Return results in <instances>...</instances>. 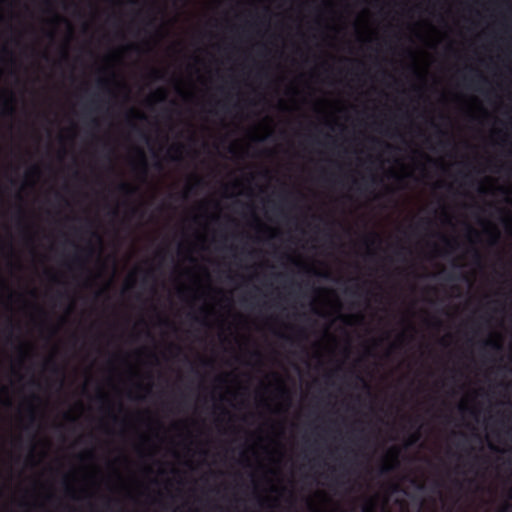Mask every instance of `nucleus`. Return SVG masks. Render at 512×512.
Segmentation results:
<instances>
[{"mask_svg": "<svg viewBox=\"0 0 512 512\" xmlns=\"http://www.w3.org/2000/svg\"><path fill=\"white\" fill-rule=\"evenodd\" d=\"M91 124H92V126L97 127L98 121L96 119H92Z\"/></svg>", "mask_w": 512, "mask_h": 512, "instance_id": "obj_24", "label": "nucleus"}, {"mask_svg": "<svg viewBox=\"0 0 512 512\" xmlns=\"http://www.w3.org/2000/svg\"><path fill=\"white\" fill-rule=\"evenodd\" d=\"M508 507H509L508 505H505V506L503 507V509H502L500 512H506V510L508 509Z\"/></svg>", "mask_w": 512, "mask_h": 512, "instance_id": "obj_30", "label": "nucleus"}, {"mask_svg": "<svg viewBox=\"0 0 512 512\" xmlns=\"http://www.w3.org/2000/svg\"><path fill=\"white\" fill-rule=\"evenodd\" d=\"M431 221L429 219H422L419 223H418V226H421L422 224H430Z\"/></svg>", "mask_w": 512, "mask_h": 512, "instance_id": "obj_20", "label": "nucleus"}, {"mask_svg": "<svg viewBox=\"0 0 512 512\" xmlns=\"http://www.w3.org/2000/svg\"><path fill=\"white\" fill-rule=\"evenodd\" d=\"M182 148H183V146H182V145H180V144H178V145H176L175 147H173L172 149H173L176 153H179V154H180V153L182 152Z\"/></svg>", "mask_w": 512, "mask_h": 512, "instance_id": "obj_19", "label": "nucleus"}, {"mask_svg": "<svg viewBox=\"0 0 512 512\" xmlns=\"http://www.w3.org/2000/svg\"><path fill=\"white\" fill-rule=\"evenodd\" d=\"M364 512H373V511H372V509H371V508L366 507V508L364 509Z\"/></svg>", "mask_w": 512, "mask_h": 512, "instance_id": "obj_29", "label": "nucleus"}, {"mask_svg": "<svg viewBox=\"0 0 512 512\" xmlns=\"http://www.w3.org/2000/svg\"><path fill=\"white\" fill-rule=\"evenodd\" d=\"M253 356H255L259 359L261 357V354L258 351H256L253 353Z\"/></svg>", "mask_w": 512, "mask_h": 512, "instance_id": "obj_25", "label": "nucleus"}, {"mask_svg": "<svg viewBox=\"0 0 512 512\" xmlns=\"http://www.w3.org/2000/svg\"><path fill=\"white\" fill-rule=\"evenodd\" d=\"M203 184V180L201 178H197L194 185L188 187L189 191H192L195 186H200Z\"/></svg>", "mask_w": 512, "mask_h": 512, "instance_id": "obj_14", "label": "nucleus"}, {"mask_svg": "<svg viewBox=\"0 0 512 512\" xmlns=\"http://www.w3.org/2000/svg\"><path fill=\"white\" fill-rule=\"evenodd\" d=\"M137 153L139 156V163L135 166V169H137L140 174L145 178L148 174V165L146 161V157L144 154V151L142 149H137Z\"/></svg>", "mask_w": 512, "mask_h": 512, "instance_id": "obj_3", "label": "nucleus"}, {"mask_svg": "<svg viewBox=\"0 0 512 512\" xmlns=\"http://www.w3.org/2000/svg\"><path fill=\"white\" fill-rule=\"evenodd\" d=\"M372 141H373L374 143H381L378 139H375V138H373V139H372Z\"/></svg>", "mask_w": 512, "mask_h": 512, "instance_id": "obj_31", "label": "nucleus"}, {"mask_svg": "<svg viewBox=\"0 0 512 512\" xmlns=\"http://www.w3.org/2000/svg\"><path fill=\"white\" fill-rule=\"evenodd\" d=\"M14 98L12 93L8 92L5 96H0V103L3 107L4 115H12L14 113Z\"/></svg>", "mask_w": 512, "mask_h": 512, "instance_id": "obj_2", "label": "nucleus"}, {"mask_svg": "<svg viewBox=\"0 0 512 512\" xmlns=\"http://www.w3.org/2000/svg\"><path fill=\"white\" fill-rule=\"evenodd\" d=\"M98 399H99V400H101V401H103V400H105L106 398H105V396H104L103 394H101V395H99V396H98Z\"/></svg>", "mask_w": 512, "mask_h": 512, "instance_id": "obj_27", "label": "nucleus"}, {"mask_svg": "<svg viewBox=\"0 0 512 512\" xmlns=\"http://www.w3.org/2000/svg\"><path fill=\"white\" fill-rule=\"evenodd\" d=\"M419 439H420L419 432L414 433L413 435L410 436V438L407 442V446L415 444L416 442L419 441Z\"/></svg>", "mask_w": 512, "mask_h": 512, "instance_id": "obj_6", "label": "nucleus"}, {"mask_svg": "<svg viewBox=\"0 0 512 512\" xmlns=\"http://www.w3.org/2000/svg\"><path fill=\"white\" fill-rule=\"evenodd\" d=\"M62 57H63L64 59H67V58H68V53H67V50H66V49H65V50H63V52H62Z\"/></svg>", "mask_w": 512, "mask_h": 512, "instance_id": "obj_22", "label": "nucleus"}, {"mask_svg": "<svg viewBox=\"0 0 512 512\" xmlns=\"http://www.w3.org/2000/svg\"><path fill=\"white\" fill-rule=\"evenodd\" d=\"M46 364H51L52 365V371L54 373H59L60 372L59 367L52 360H48Z\"/></svg>", "mask_w": 512, "mask_h": 512, "instance_id": "obj_13", "label": "nucleus"}, {"mask_svg": "<svg viewBox=\"0 0 512 512\" xmlns=\"http://www.w3.org/2000/svg\"><path fill=\"white\" fill-rule=\"evenodd\" d=\"M29 420H30V423H34L35 422V409L32 405L29 406Z\"/></svg>", "mask_w": 512, "mask_h": 512, "instance_id": "obj_8", "label": "nucleus"}, {"mask_svg": "<svg viewBox=\"0 0 512 512\" xmlns=\"http://www.w3.org/2000/svg\"><path fill=\"white\" fill-rule=\"evenodd\" d=\"M373 238H374V239H379V236H378V235H376V234H374Z\"/></svg>", "mask_w": 512, "mask_h": 512, "instance_id": "obj_37", "label": "nucleus"}, {"mask_svg": "<svg viewBox=\"0 0 512 512\" xmlns=\"http://www.w3.org/2000/svg\"><path fill=\"white\" fill-rule=\"evenodd\" d=\"M118 191L126 196H132L136 193L137 189L127 182H121L118 185Z\"/></svg>", "mask_w": 512, "mask_h": 512, "instance_id": "obj_4", "label": "nucleus"}, {"mask_svg": "<svg viewBox=\"0 0 512 512\" xmlns=\"http://www.w3.org/2000/svg\"><path fill=\"white\" fill-rule=\"evenodd\" d=\"M442 239H443V241L446 243V245H449V246H450V245L452 244V241H451V240H449L448 238H446V237H444V236H443V237H442Z\"/></svg>", "mask_w": 512, "mask_h": 512, "instance_id": "obj_21", "label": "nucleus"}, {"mask_svg": "<svg viewBox=\"0 0 512 512\" xmlns=\"http://www.w3.org/2000/svg\"><path fill=\"white\" fill-rule=\"evenodd\" d=\"M97 85L101 88L106 87L108 85V80L107 79H99L97 81Z\"/></svg>", "mask_w": 512, "mask_h": 512, "instance_id": "obj_15", "label": "nucleus"}, {"mask_svg": "<svg viewBox=\"0 0 512 512\" xmlns=\"http://www.w3.org/2000/svg\"><path fill=\"white\" fill-rule=\"evenodd\" d=\"M400 453L399 447L393 446L389 449L387 456L392 460L393 464H383L380 468V474H388L397 467Z\"/></svg>", "mask_w": 512, "mask_h": 512, "instance_id": "obj_1", "label": "nucleus"}, {"mask_svg": "<svg viewBox=\"0 0 512 512\" xmlns=\"http://www.w3.org/2000/svg\"><path fill=\"white\" fill-rule=\"evenodd\" d=\"M73 262L76 264H79L81 267L83 266V260L81 259V257L78 254H76L74 256Z\"/></svg>", "mask_w": 512, "mask_h": 512, "instance_id": "obj_16", "label": "nucleus"}, {"mask_svg": "<svg viewBox=\"0 0 512 512\" xmlns=\"http://www.w3.org/2000/svg\"><path fill=\"white\" fill-rule=\"evenodd\" d=\"M477 77H478L479 81L486 82V79L481 74H478Z\"/></svg>", "mask_w": 512, "mask_h": 512, "instance_id": "obj_23", "label": "nucleus"}, {"mask_svg": "<svg viewBox=\"0 0 512 512\" xmlns=\"http://www.w3.org/2000/svg\"><path fill=\"white\" fill-rule=\"evenodd\" d=\"M178 352L181 351V348L179 346H173Z\"/></svg>", "mask_w": 512, "mask_h": 512, "instance_id": "obj_32", "label": "nucleus"}, {"mask_svg": "<svg viewBox=\"0 0 512 512\" xmlns=\"http://www.w3.org/2000/svg\"><path fill=\"white\" fill-rule=\"evenodd\" d=\"M156 166H157L158 168H161V164H160V162H157V163H156Z\"/></svg>", "mask_w": 512, "mask_h": 512, "instance_id": "obj_35", "label": "nucleus"}, {"mask_svg": "<svg viewBox=\"0 0 512 512\" xmlns=\"http://www.w3.org/2000/svg\"><path fill=\"white\" fill-rule=\"evenodd\" d=\"M154 95L157 96L159 101H164L166 99V91L163 89L157 90Z\"/></svg>", "mask_w": 512, "mask_h": 512, "instance_id": "obj_7", "label": "nucleus"}, {"mask_svg": "<svg viewBox=\"0 0 512 512\" xmlns=\"http://www.w3.org/2000/svg\"><path fill=\"white\" fill-rule=\"evenodd\" d=\"M406 252H408V249L404 246L398 247L397 250L395 251L396 255H398V256H400Z\"/></svg>", "mask_w": 512, "mask_h": 512, "instance_id": "obj_12", "label": "nucleus"}, {"mask_svg": "<svg viewBox=\"0 0 512 512\" xmlns=\"http://www.w3.org/2000/svg\"><path fill=\"white\" fill-rule=\"evenodd\" d=\"M150 75L153 79H161L163 76V74L160 71L155 69L151 71Z\"/></svg>", "mask_w": 512, "mask_h": 512, "instance_id": "obj_9", "label": "nucleus"}, {"mask_svg": "<svg viewBox=\"0 0 512 512\" xmlns=\"http://www.w3.org/2000/svg\"><path fill=\"white\" fill-rule=\"evenodd\" d=\"M473 256L477 261L481 259V255L477 249H473Z\"/></svg>", "mask_w": 512, "mask_h": 512, "instance_id": "obj_18", "label": "nucleus"}, {"mask_svg": "<svg viewBox=\"0 0 512 512\" xmlns=\"http://www.w3.org/2000/svg\"><path fill=\"white\" fill-rule=\"evenodd\" d=\"M0 284L4 287L5 286V283L3 280H0Z\"/></svg>", "mask_w": 512, "mask_h": 512, "instance_id": "obj_36", "label": "nucleus"}, {"mask_svg": "<svg viewBox=\"0 0 512 512\" xmlns=\"http://www.w3.org/2000/svg\"><path fill=\"white\" fill-rule=\"evenodd\" d=\"M28 174L29 175H38L39 174V167L34 165L32 166L29 171H28Z\"/></svg>", "mask_w": 512, "mask_h": 512, "instance_id": "obj_11", "label": "nucleus"}, {"mask_svg": "<svg viewBox=\"0 0 512 512\" xmlns=\"http://www.w3.org/2000/svg\"><path fill=\"white\" fill-rule=\"evenodd\" d=\"M468 229L470 233L476 234V231L472 227H469Z\"/></svg>", "mask_w": 512, "mask_h": 512, "instance_id": "obj_28", "label": "nucleus"}, {"mask_svg": "<svg viewBox=\"0 0 512 512\" xmlns=\"http://www.w3.org/2000/svg\"><path fill=\"white\" fill-rule=\"evenodd\" d=\"M385 147H386V148H388V149H391V148H392V147H391L389 144H387V143H385Z\"/></svg>", "mask_w": 512, "mask_h": 512, "instance_id": "obj_34", "label": "nucleus"}, {"mask_svg": "<svg viewBox=\"0 0 512 512\" xmlns=\"http://www.w3.org/2000/svg\"><path fill=\"white\" fill-rule=\"evenodd\" d=\"M279 393H280L281 397H287L288 396V390L285 387H283V386H280Z\"/></svg>", "mask_w": 512, "mask_h": 512, "instance_id": "obj_17", "label": "nucleus"}, {"mask_svg": "<svg viewBox=\"0 0 512 512\" xmlns=\"http://www.w3.org/2000/svg\"><path fill=\"white\" fill-rule=\"evenodd\" d=\"M87 252H88L89 255H91L92 254V249L91 248L87 249Z\"/></svg>", "mask_w": 512, "mask_h": 512, "instance_id": "obj_33", "label": "nucleus"}, {"mask_svg": "<svg viewBox=\"0 0 512 512\" xmlns=\"http://www.w3.org/2000/svg\"><path fill=\"white\" fill-rule=\"evenodd\" d=\"M509 498H510V499H512V490H511V493H510V495H509Z\"/></svg>", "mask_w": 512, "mask_h": 512, "instance_id": "obj_38", "label": "nucleus"}, {"mask_svg": "<svg viewBox=\"0 0 512 512\" xmlns=\"http://www.w3.org/2000/svg\"><path fill=\"white\" fill-rule=\"evenodd\" d=\"M499 236H500V234H499L498 230H496V229L494 228V229H493V235H492L491 243H492V244L497 243V242H498V240H499Z\"/></svg>", "mask_w": 512, "mask_h": 512, "instance_id": "obj_10", "label": "nucleus"}, {"mask_svg": "<svg viewBox=\"0 0 512 512\" xmlns=\"http://www.w3.org/2000/svg\"><path fill=\"white\" fill-rule=\"evenodd\" d=\"M485 347H490L495 351H501L502 350V344L498 340H487L483 343Z\"/></svg>", "mask_w": 512, "mask_h": 512, "instance_id": "obj_5", "label": "nucleus"}, {"mask_svg": "<svg viewBox=\"0 0 512 512\" xmlns=\"http://www.w3.org/2000/svg\"><path fill=\"white\" fill-rule=\"evenodd\" d=\"M54 20L58 22V21H60V20H61V18H60V16H59V15L55 14V15H54Z\"/></svg>", "mask_w": 512, "mask_h": 512, "instance_id": "obj_26", "label": "nucleus"}]
</instances>
